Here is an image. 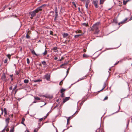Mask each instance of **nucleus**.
Here are the masks:
<instances>
[{"instance_id":"nucleus-19","label":"nucleus","mask_w":132,"mask_h":132,"mask_svg":"<svg viewBox=\"0 0 132 132\" xmlns=\"http://www.w3.org/2000/svg\"><path fill=\"white\" fill-rule=\"evenodd\" d=\"M89 57V56L86 54H84L83 55V57L85 58H88Z\"/></svg>"},{"instance_id":"nucleus-18","label":"nucleus","mask_w":132,"mask_h":132,"mask_svg":"<svg viewBox=\"0 0 132 132\" xmlns=\"http://www.w3.org/2000/svg\"><path fill=\"white\" fill-rule=\"evenodd\" d=\"M65 117L67 119V124H68L69 121V120L71 118V117H69L68 118H67V117Z\"/></svg>"},{"instance_id":"nucleus-2","label":"nucleus","mask_w":132,"mask_h":132,"mask_svg":"<svg viewBox=\"0 0 132 132\" xmlns=\"http://www.w3.org/2000/svg\"><path fill=\"white\" fill-rule=\"evenodd\" d=\"M45 5V4L42 5L38 7L35 10L37 13H38L39 11H41L42 10V8Z\"/></svg>"},{"instance_id":"nucleus-4","label":"nucleus","mask_w":132,"mask_h":132,"mask_svg":"<svg viewBox=\"0 0 132 132\" xmlns=\"http://www.w3.org/2000/svg\"><path fill=\"white\" fill-rule=\"evenodd\" d=\"M44 77L45 79L48 81H50V75L47 74L44 76Z\"/></svg>"},{"instance_id":"nucleus-21","label":"nucleus","mask_w":132,"mask_h":132,"mask_svg":"<svg viewBox=\"0 0 132 132\" xmlns=\"http://www.w3.org/2000/svg\"><path fill=\"white\" fill-rule=\"evenodd\" d=\"M24 120H25L24 118H22V121L21 122V123L22 124L24 125H25V124L24 123Z\"/></svg>"},{"instance_id":"nucleus-23","label":"nucleus","mask_w":132,"mask_h":132,"mask_svg":"<svg viewBox=\"0 0 132 132\" xmlns=\"http://www.w3.org/2000/svg\"><path fill=\"white\" fill-rule=\"evenodd\" d=\"M54 11L55 13H58L57 8L56 7H55L54 8Z\"/></svg>"},{"instance_id":"nucleus-3","label":"nucleus","mask_w":132,"mask_h":132,"mask_svg":"<svg viewBox=\"0 0 132 132\" xmlns=\"http://www.w3.org/2000/svg\"><path fill=\"white\" fill-rule=\"evenodd\" d=\"M36 13H37V12L35 10L32 12H30L29 14L31 15V18L32 19L33 17H34Z\"/></svg>"},{"instance_id":"nucleus-34","label":"nucleus","mask_w":132,"mask_h":132,"mask_svg":"<svg viewBox=\"0 0 132 132\" xmlns=\"http://www.w3.org/2000/svg\"><path fill=\"white\" fill-rule=\"evenodd\" d=\"M7 59L6 58L5 59V60L4 61V63H7Z\"/></svg>"},{"instance_id":"nucleus-8","label":"nucleus","mask_w":132,"mask_h":132,"mask_svg":"<svg viewBox=\"0 0 132 132\" xmlns=\"http://www.w3.org/2000/svg\"><path fill=\"white\" fill-rule=\"evenodd\" d=\"M4 117H6V115L7 114V111L6 109L5 108H4Z\"/></svg>"},{"instance_id":"nucleus-16","label":"nucleus","mask_w":132,"mask_h":132,"mask_svg":"<svg viewBox=\"0 0 132 132\" xmlns=\"http://www.w3.org/2000/svg\"><path fill=\"white\" fill-rule=\"evenodd\" d=\"M106 82H105L104 83V84L103 86V88L100 90L99 91H100L101 90H103V89H104L105 88V87H106Z\"/></svg>"},{"instance_id":"nucleus-48","label":"nucleus","mask_w":132,"mask_h":132,"mask_svg":"<svg viewBox=\"0 0 132 132\" xmlns=\"http://www.w3.org/2000/svg\"><path fill=\"white\" fill-rule=\"evenodd\" d=\"M53 32H52V31H50V35H53Z\"/></svg>"},{"instance_id":"nucleus-62","label":"nucleus","mask_w":132,"mask_h":132,"mask_svg":"<svg viewBox=\"0 0 132 132\" xmlns=\"http://www.w3.org/2000/svg\"><path fill=\"white\" fill-rule=\"evenodd\" d=\"M19 74V73L18 72H17L16 73V74L17 75H18V74Z\"/></svg>"},{"instance_id":"nucleus-26","label":"nucleus","mask_w":132,"mask_h":132,"mask_svg":"<svg viewBox=\"0 0 132 132\" xmlns=\"http://www.w3.org/2000/svg\"><path fill=\"white\" fill-rule=\"evenodd\" d=\"M40 96H42L43 97H44L46 98H48L49 97L48 96H46V95H40Z\"/></svg>"},{"instance_id":"nucleus-42","label":"nucleus","mask_w":132,"mask_h":132,"mask_svg":"<svg viewBox=\"0 0 132 132\" xmlns=\"http://www.w3.org/2000/svg\"><path fill=\"white\" fill-rule=\"evenodd\" d=\"M38 129H35L34 130V132H37V131H38Z\"/></svg>"},{"instance_id":"nucleus-46","label":"nucleus","mask_w":132,"mask_h":132,"mask_svg":"<svg viewBox=\"0 0 132 132\" xmlns=\"http://www.w3.org/2000/svg\"><path fill=\"white\" fill-rule=\"evenodd\" d=\"M108 97L107 96H106L105 97V98L104 99V100H106L108 99Z\"/></svg>"},{"instance_id":"nucleus-63","label":"nucleus","mask_w":132,"mask_h":132,"mask_svg":"<svg viewBox=\"0 0 132 132\" xmlns=\"http://www.w3.org/2000/svg\"><path fill=\"white\" fill-rule=\"evenodd\" d=\"M11 79L12 80L13 79V78L12 77L11 78Z\"/></svg>"},{"instance_id":"nucleus-49","label":"nucleus","mask_w":132,"mask_h":132,"mask_svg":"<svg viewBox=\"0 0 132 132\" xmlns=\"http://www.w3.org/2000/svg\"><path fill=\"white\" fill-rule=\"evenodd\" d=\"M57 59H58L57 57H56V56H55L54 58V59L55 60H57Z\"/></svg>"},{"instance_id":"nucleus-59","label":"nucleus","mask_w":132,"mask_h":132,"mask_svg":"<svg viewBox=\"0 0 132 132\" xmlns=\"http://www.w3.org/2000/svg\"><path fill=\"white\" fill-rule=\"evenodd\" d=\"M132 19V17H131L130 19H129V20H130Z\"/></svg>"},{"instance_id":"nucleus-7","label":"nucleus","mask_w":132,"mask_h":132,"mask_svg":"<svg viewBox=\"0 0 132 132\" xmlns=\"http://www.w3.org/2000/svg\"><path fill=\"white\" fill-rule=\"evenodd\" d=\"M89 3V1L88 0H87L86 2L85 6L87 9H88V5Z\"/></svg>"},{"instance_id":"nucleus-40","label":"nucleus","mask_w":132,"mask_h":132,"mask_svg":"<svg viewBox=\"0 0 132 132\" xmlns=\"http://www.w3.org/2000/svg\"><path fill=\"white\" fill-rule=\"evenodd\" d=\"M58 13H55V17L56 18H57L58 17Z\"/></svg>"},{"instance_id":"nucleus-44","label":"nucleus","mask_w":132,"mask_h":132,"mask_svg":"<svg viewBox=\"0 0 132 132\" xmlns=\"http://www.w3.org/2000/svg\"><path fill=\"white\" fill-rule=\"evenodd\" d=\"M57 49V48L56 47H54L53 48V50H56Z\"/></svg>"},{"instance_id":"nucleus-29","label":"nucleus","mask_w":132,"mask_h":132,"mask_svg":"<svg viewBox=\"0 0 132 132\" xmlns=\"http://www.w3.org/2000/svg\"><path fill=\"white\" fill-rule=\"evenodd\" d=\"M42 64L44 65H46V62L44 61L42 62Z\"/></svg>"},{"instance_id":"nucleus-6","label":"nucleus","mask_w":132,"mask_h":132,"mask_svg":"<svg viewBox=\"0 0 132 132\" xmlns=\"http://www.w3.org/2000/svg\"><path fill=\"white\" fill-rule=\"evenodd\" d=\"M10 115H9V117H8L6 119L5 121L6 122V126L7 127L8 126V123H9V121L10 120Z\"/></svg>"},{"instance_id":"nucleus-11","label":"nucleus","mask_w":132,"mask_h":132,"mask_svg":"<svg viewBox=\"0 0 132 132\" xmlns=\"http://www.w3.org/2000/svg\"><path fill=\"white\" fill-rule=\"evenodd\" d=\"M69 35L67 33H64L63 34V37L64 38H66Z\"/></svg>"},{"instance_id":"nucleus-1","label":"nucleus","mask_w":132,"mask_h":132,"mask_svg":"<svg viewBox=\"0 0 132 132\" xmlns=\"http://www.w3.org/2000/svg\"><path fill=\"white\" fill-rule=\"evenodd\" d=\"M100 23L99 22H97L94 24L91 28V30L93 31L95 30V33L97 34L98 33L99 30H98L99 26Z\"/></svg>"},{"instance_id":"nucleus-14","label":"nucleus","mask_w":132,"mask_h":132,"mask_svg":"<svg viewBox=\"0 0 132 132\" xmlns=\"http://www.w3.org/2000/svg\"><path fill=\"white\" fill-rule=\"evenodd\" d=\"M129 1V0H128L127 1H125V0H123V5H125Z\"/></svg>"},{"instance_id":"nucleus-58","label":"nucleus","mask_w":132,"mask_h":132,"mask_svg":"<svg viewBox=\"0 0 132 132\" xmlns=\"http://www.w3.org/2000/svg\"><path fill=\"white\" fill-rule=\"evenodd\" d=\"M119 62L118 61L116 63H115V65H116V64H118V63Z\"/></svg>"},{"instance_id":"nucleus-45","label":"nucleus","mask_w":132,"mask_h":132,"mask_svg":"<svg viewBox=\"0 0 132 132\" xmlns=\"http://www.w3.org/2000/svg\"><path fill=\"white\" fill-rule=\"evenodd\" d=\"M12 86H11L9 88V89H10V90H12Z\"/></svg>"},{"instance_id":"nucleus-57","label":"nucleus","mask_w":132,"mask_h":132,"mask_svg":"<svg viewBox=\"0 0 132 132\" xmlns=\"http://www.w3.org/2000/svg\"><path fill=\"white\" fill-rule=\"evenodd\" d=\"M80 1H82V2H84L85 1V0H80Z\"/></svg>"},{"instance_id":"nucleus-55","label":"nucleus","mask_w":132,"mask_h":132,"mask_svg":"<svg viewBox=\"0 0 132 132\" xmlns=\"http://www.w3.org/2000/svg\"><path fill=\"white\" fill-rule=\"evenodd\" d=\"M36 102H37L36 101H33L32 103H36Z\"/></svg>"},{"instance_id":"nucleus-47","label":"nucleus","mask_w":132,"mask_h":132,"mask_svg":"<svg viewBox=\"0 0 132 132\" xmlns=\"http://www.w3.org/2000/svg\"><path fill=\"white\" fill-rule=\"evenodd\" d=\"M61 94H61V97H64V95H63V93H62Z\"/></svg>"},{"instance_id":"nucleus-56","label":"nucleus","mask_w":132,"mask_h":132,"mask_svg":"<svg viewBox=\"0 0 132 132\" xmlns=\"http://www.w3.org/2000/svg\"><path fill=\"white\" fill-rule=\"evenodd\" d=\"M56 18L55 17L54 18V21H55L56 20V18Z\"/></svg>"},{"instance_id":"nucleus-38","label":"nucleus","mask_w":132,"mask_h":132,"mask_svg":"<svg viewBox=\"0 0 132 132\" xmlns=\"http://www.w3.org/2000/svg\"><path fill=\"white\" fill-rule=\"evenodd\" d=\"M17 87V85H15V86L13 88V90H14L15 89H16V88Z\"/></svg>"},{"instance_id":"nucleus-15","label":"nucleus","mask_w":132,"mask_h":132,"mask_svg":"<svg viewBox=\"0 0 132 132\" xmlns=\"http://www.w3.org/2000/svg\"><path fill=\"white\" fill-rule=\"evenodd\" d=\"M42 81V80L40 79H37V80H33L34 82H40V81Z\"/></svg>"},{"instance_id":"nucleus-61","label":"nucleus","mask_w":132,"mask_h":132,"mask_svg":"<svg viewBox=\"0 0 132 132\" xmlns=\"http://www.w3.org/2000/svg\"><path fill=\"white\" fill-rule=\"evenodd\" d=\"M10 76L11 77V78L13 76V75H10Z\"/></svg>"},{"instance_id":"nucleus-27","label":"nucleus","mask_w":132,"mask_h":132,"mask_svg":"<svg viewBox=\"0 0 132 132\" xmlns=\"http://www.w3.org/2000/svg\"><path fill=\"white\" fill-rule=\"evenodd\" d=\"M104 0H100V4H102L104 1Z\"/></svg>"},{"instance_id":"nucleus-22","label":"nucleus","mask_w":132,"mask_h":132,"mask_svg":"<svg viewBox=\"0 0 132 132\" xmlns=\"http://www.w3.org/2000/svg\"><path fill=\"white\" fill-rule=\"evenodd\" d=\"M24 82L25 83H28L29 82V80L28 79H25L24 80Z\"/></svg>"},{"instance_id":"nucleus-54","label":"nucleus","mask_w":132,"mask_h":132,"mask_svg":"<svg viewBox=\"0 0 132 132\" xmlns=\"http://www.w3.org/2000/svg\"><path fill=\"white\" fill-rule=\"evenodd\" d=\"M62 81L63 80H62L61 81H60V83H59V85H61V83L62 82Z\"/></svg>"},{"instance_id":"nucleus-35","label":"nucleus","mask_w":132,"mask_h":132,"mask_svg":"<svg viewBox=\"0 0 132 132\" xmlns=\"http://www.w3.org/2000/svg\"><path fill=\"white\" fill-rule=\"evenodd\" d=\"M34 98L35 100H40V99L38 97H35Z\"/></svg>"},{"instance_id":"nucleus-41","label":"nucleus","mask_w":132,"mask_h":132,"mask_svg":"<svg viewBox=\"0 0 132 132\" xmlns=\"http://www.w3.org/2000/svg\"><path fill=\"white\" fill-rule=\"evenodd\" d=\"M43 119V118H42L40 119H39V121H42Z\"/></svg>"},{"instance_id":"nucleus-13","label":"nucleus","mask_w":132,"mask_h":132,"mask_svg":"<svg viewBox=\"0 0 132 132\" xmlns=\"http://www.w3.org/2000/svg\"><path fill=\"white\" fill-rule=\"evenodd\" d=\"M31 53H32V54H34V55H35L36 56H38V55H39L38 54H37L35 52V51L34 50H33L32 51H31Z\"/></svg>"},{"instance_id":"nucleus-24","label":"nucleus","mask_w":132,"mask_h":132,"mask_svg":"<svg viewBox=\"0 0 132 132\" xmlns=\"http://www.w3.org/2000/svg\"><path fill=\"white\" fill-rule=\"evenodd\" d=\"M11 55H10V54H8L6 55V56L9 58V59H10V57L11 56Z\"/></svg>"},{"instance_id":"nucleus-39","label":"nucleus","mask_w":132,"mask_h":132,"mask_svg":"<svg viewBox=\"0 0 132 132\" xmlns=\"http://www.w3.org/2000/svg\"><path fill=\"white\" fill-rule=\"evenodd\" d=\"M26 37L27 38L29 39L30 37L28 35V34H27L26 36Z\"/></svg>"},{"instance_id":"nucleus-33","label":"nucleus","mask_w":132,"mask_h":132,"mask_svg":"<svg viewBox=\"0 0 132 132\" xmlns=\"http://www.w3.org/2000/svg\"><path fill=\"white\" fill-rule=\"evenodd\" d=\"M7 126H6L5 128L4 129H3L2 131L1 132H5V129L7 127Z\"/></svg>"},{"instance_id":"nucleus-52","label":"nucleus","mask_w":132,"mask_h":132,"mask_svg":"<svg viewBox=\"0 0 132 132\" xmlns=\"http://www.w3.org/2000/svg\"><path fill=\"white\" fill-rule=\"evenodd\" d=\"M100 129H98L96 131V132H98L99 131Z\"/></svg>"},{"instance_id":"nucleus-28","label":"nucleus","mask_w":132,"mask_h":132,"mask_svg":"<svg viewBox=\"0 0 132 132\" xmlns=\"http://www.w3.org/2000/svg\"><path fill=\"white\" fill-rule=\"evenodd\" d=\"M131 59V58H128L127 57H125L123 59V60H128Z\"/></svg>"},{"instance_id":"nucleus-10","label":"nucleus","mask_w":132,"mask_h":132,"mask_svg":"<svg viewBox=\"0 0 132 132\" xmlns=\"http://www.w3.org/2000/svg\"><path fill=\"white\" fill-rule=\"evenodd\" d=\"M127 20V18H126L125 19L123 20V21H121V22L119 23L118 24L119 25H120V23H124Z\"/></svg>"},{"instance_id":"nucleus-50","label":"nucleus","mask_w":132,"mask_h":132,"mask_svg":"<svg viewBox=\"0 0 132 132\" xmlns=\"http://www.w3.org/2000/svg\"><path fill=\"white\" fill-rule=\"evenodd\" d=\"M47 117V116H44V117L43 118V119H45Z\"/></svg>"},{"instance_id":"nucleus-5","label":"nucleus","mask_w":132,"mask_h":132,"mask_svg":"<svg viewBox=\"0 0 132 132\" xmlns=\"http://www.w3.org/2000/svg\"><path fill=\"white\" fill-rule=\"evenodd\" d=\"M1 79L2 80L4 81H6V77L5 73H3L2 74L1 77Z\"/></svg>"},{"instance_id":"nucleus-17","label":"nucleus","mask_w":132,"mask_h":132,"mask_svg":"<svg viewBox=\"0 0 132 132\" xmlns=\"http://www.w3.org/2000/svg\"><path fill=\"white\" fill-rule=\"evenodd\" d=\"M86 77V76H85L84 77H82L81 78L79 79L78 80L77 82H76L75 83L77 82L80 80H82L85 79V78Z\"/></svg>"},{"instance_id":"nucleus-64","label":"nucleus","mask_w":132,"mask_h":132,"mask_svg":"<svg viewBox=\"0 0 132 132\" xmlns=\"http://www.w3.org/2000/svg\"><path fill=\"white\" fill-rule=\"evenodd\" d=\"M9 130V129H6V131H8Z\"/></svg>"},{"instance_id":"nucleus-32","label":"nucleus","mask_w":132,"mask_h":132,"mask_svg":"<svg viewBox=\"0 0 132 132\" xmlns=\"http://www.w3.org/2000/svg\"><path fill=\"white\" fill-rule=\"evenodd\" d=\"M119 109L116 112H115L114 113H113L112 114H113L115 113H118V112L119 111V110L120 109V106L119 105Z\"/></svg>"},{"instance_id":"nucleus-36","label":"nucleus","mask_w":132,"mask_h":132,"mask_svg":"<svg viewBox=\"0 0 132 132\" xmlns=\"http://www.w3.org/2000/svg\"><path fill=\"white\" fill-rule=\"evenodd\" d=\"M82 25H84V26H88V25L86 23H82Z\"/></svg>"},{"instance_id":"nucleus-9","label":"nucleus","mask_w":132,"mask_h":132,"mask_svg":"<svg viewBox=\"0 0 132 132\" xmlns=\"http://www.w3.org/2000/svg\"><path fill=\"white\" fill-rule=\"evenodd\" d=\"M70 98V97H66L63 99V103H64L67 101Z\"/></svg>"},{"instance_id":"nucleus-37","label":"nucleus","mask_w":132,"mask_h":132,"mask_svg":"<svg viewBox=\"0 0 132 132\" xmlns=\"http://www.w3.org/2000/svg\"><path fill=\"white\" fill-rule=\"evenodd\" d=\"M27 63L28 64L30 63L29 60L28 58H27Z\"/></svg>"},{"instance_id":"nucleus-30","label":"nucleus","mask_w":132,"mask_h":132,"mask_svg":"<svg viewBox=\"0 0 132 132\" xmlns=\"http://www.w3.org/2000/svg\"><path fill=\"white\" fill-rule=\"evenodd\" d=\"M47 51H46V50H45V51L44 53H43V54L44 55H45L46 54H47Z\"/></svg>"},{"instance_id":"nucleus-43","label":"nucleus","mask_w":132,"mask_h":132,"mask_svg":"<svg viewBox=\"0 0 132 132\" xmlns=\"http://www.w3.org/2000/svg\"><path fill=\"white\" fill-rule=\"evenodd\" d=\"M72 3L75 6V7H76V4L74 2H72Z\"/></svg>"},{"instance_id":"nucleus-12","label":"nucleus","mask_w":132,"mask_h":132,"mask_svg":"<svg viewBox=\"0 0 132 132\" xmlns=\"http://www.w3.org/2000/svg\"><path fill=\"white\" fill-rule=\"evenodd\" d=\"M93 3L95 7L96 8H97L98 7V6L96 2V1H94Z\"/></svg>"},{"instance_id":"nucleus-20","label":"nucleus","mask_w":132,"mask_h":132,"mask_svg":"<svg viewBox=\"0 0 132 132\" xmlns=\"http://www.w3.org/2000/svg\"><path fill=\"white\" fill-rule=\"evenodd\" d=\"M82 35V34L76 35L74 37L75 38H78L80 36H81Z\"/></svg>"},{"instance_id":"nucleus-53","label":"nucleus","mask_w":132,"mask_h":132,"mask_svg":"<svg viewBox=\"0 0 132 132\" xmlns=\"http://www.w3.org/2000/svg\"><path fill=\"white\" fill-rule=\"evenodd\" d=\"M1 111H2V113L3 114V110L2 109H1Z\"/></svg>"},{"instance_id":"nucleus-31","label":"nucleus","mask_w":132,"mask_h":132,"mask_svg":"<svg viewBox=\"0 0 132 132\" xmlns=\"http://www.w3.org/2000/svg\"><path fill=\"white\" fill-rule=\"evenodd\" d=\"M65 90V89H62L61 90V93H63V92H64Z\"/></svg>"},{"instance_id":"nucleus-51","label":"nucleus","mask_w":132,"mask_h":132,"mask_svg":"<svg viewBox=\"0 0 132 132\" xmlns=\"http://www.w3.org/2000/svg\"><path fill=\"white\" fill-rule=\"evenodd\" d=\"M69 72V71H68V70L67 71V75H66V76H65V77L67 76V75L68 73Z\"/></svg>"},{"instance_id":"nucleus-60","label":"nucleus","mask_w":132,"mask_h":132,"mask_svg":"<svg viewBox=\"0 0 132 132\" xmlns=\"http://www.w3.org/2000/svg\"><path fill=\"white\" fill-rule=\"evenodd\" d=\"M61 60H62L61 59H60L59 61H61Z\"/></svg>"},{"instance_id":"nucleus-25","label":"nucleus","mask_w":132,"mask_h":132,"mask_svg":"<svg viewBox=\"0 0 132 132\" xmlns=\"http://www.w3.org/2000/svg\"><path fill=\"white\" fill-rule=\"evenodd\" d=\"M14 127H13L10 130V132H14Z\"/></svg>"}]
</instances>
